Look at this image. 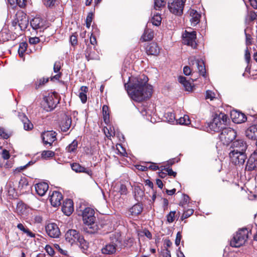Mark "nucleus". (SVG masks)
<instances>
[{
  "instance_id": "4d7b16f0",
  "label": "nucleus",
  "mask_w": 257,
  "mask_h": 257,
  "mask_svg": "<svg viewBox=\"0 0 257 257\" xmlns=\"http://www.w3.org/2000/svg\"><path fill=\"white\" fill-rule=\"evenodd\" d=\"M60 68H61V65H60V62H55L54 65V68H53L54 71L55 73H57L59 71V70H60Z\"/></svg>"
},
{
  "instance_id": "0eeeda50",
  "label": "nucleus",
  "mask_w": 257,
  "mask_h": 257,
  "mask_svg": "<svg viewBox=\"0 0 257 257\" xmlns=\"http://www.w3.org/2000/svg\"><path fill=\"white\" fill-rule=\"evenodd\" d=\"M236 137V132L231 127H224L221 130L219 135V139L224 145H228L232 143Z\"/></svg>"
},
{
  "instance_id": "393cba45",
  "label": "nucleus",
  "mask_w": 257,
  "mask_h": 257,
  "mask_svg": "<svg viewBox=\"0 0 257 257\" xmlns=\"http://www.w3.org/2000/svg\"><path fill=\"white\" fill-rule=\"evenodd\" d=\"M143 211V207L140 204H136L132 206L128 211V215L132 216H137L140 214Z\"/></svg>"
},
{
  "instance_id": "f8f14e48",
  "label": "nucleus",
  "mask_w": 257,
  "mask_h": 257,
  "mask_svg": "<svg viewBox=\"0 0 257 257\" xmlns=\"http://www.w3.org/2000/svg\"><path fill=\"white\" fill-rule=\"evenodd\" d=\"M230 161L235 165H243L247 158L246 153L239 152H229Z\"/></svg>"
},
{
  "instance_id": "774afa93",
  "label": "nucleus",
  "mask_w": 257,
  "mask_h": 257,
  "mask_svg": "<svg viewBox=\"0 0 257 257\" xmlns=\"http://www.w3.org/2000/svg\"><path fill=\"white\" fill-rule=\"evenodd\" d=\"M163 255V257H171L170 251L168 248H166Z\"/></svg>"
},
{
  "instance_id": "6ab92c4d",
  "label": "nucleus",
  "mask_w": 257,
  "mask_h": 257,
  "mask_svg": "<svg viewBox=\"0 0 257 257\" xmlns=\"http://www.w3.org/2000/svg\"><path fill=\"white\" fill-rule=\"evenodd\" d=\"M231 117L232 121L236 123H241L246 120V117L243 113L236 110L231 112Z\"/></svg>"
},
{
  "instance_id": "69168bd1",
  "label": "nucleus",
  "mask_w": 257,
  "mask_h": 257,
  "mask_svg": "<svg viewBox=\"0 0 257 257\" xmlns=\"http://www.w3.org/2000/svg\"><path fill=\"white\" fill-rule=\"evenodd\" d=\"M20 185L22 186V187H24V186H27L28 183L26 178H24L21 179L19 182Z\"/></svg>"
},
{
  "instance_id": "f704fd0d",
  "label": "nucleus",
  "mask_w": 257,
  "mask_h": 257,
  "mask_svg": "<svg viewBox=\"0 0 257 257\" xmlns=\"http://www.w3.org/2000/svg\"><path fill=\"white\" fill-rule=\"evenodd\" d=\"M177 123L180 124L188 125L190 123V120L188 115H184L183 117H181L179 119H176Z\"/></svg>"
},
{
  "instance_id": "5701e85b",
  "label": "nucleus",
  "mask_w": 257,
  "mask_h": 257,
  "mask_svg": "<svg viewBox=\"0 0 257 257\" xmlns=\"http://www.w3.org/2000/svg\"><path fill=\"white\" fill-rule=\"evenodd\" d=\"M116 251V245L110 242L106 244L102 248L101 252L104 254H112Z\"/></svg>"
},
{
  "instance_id": "052dcab7",
  "label": "nucleus",
  "mask_w": 257,
  "mask_h": 257,
  "mask_svg": "<svg viewBox=\"0 0 257 257\" xmlns=\"http://www.w3.org/2000/svg\"><path fill=\"white\" fill-rule=\"evenodd\" d=\"M245 37H246V45H250L251 44V37L250 35L247 34L245 32Z\"/></svg>"
},
{
  "instance_id": "a878e982",
  "label": "nucleus",
  "mask_w": 257,
  "mask_h": 257,
  "mask_svg": "<svg viewBox=\"0 0 257 257\" xmlns=\"http://www.w3.org/2000/svg\"><path fill=\"white\" fill-rule=\"evenodd\" d=\"M146 51L149 55H157L160 51L158 45L155 43H151L146 47Z\"/></svg>"
},
{
  "instance_id": "f3484780",
  "label": "nucleus",
  "mask_w": 257,
  "mask_h": 257,
  "mask_svg": "<svg viewBox=\"0 0 257 257\" xmlns=\"http://www.w3.org/2000/svg\"><path fill=\"white\" fill-rule=\"evenodd\" d=\"M62 211L67 216L71 214L74 211L73 202L71 199H67L64 202Z\"/></svg>"
},
{
  "instance_id": "2eb2a0df",
  "label": "nucleus",
  "mask_w": 257,
  "mask_h": 257,
  "mask_svg": "<svg viewBox=\"0 0 257 257\" xmlns=\"http://www.w3.org/2000/svg\"><path fill=\"white\" fill-rule=\"evenodd\" d=\"M42 138L45 145L51 146L56 140V133L53 131H47L42 135Z\"/></svg>"
},
{
  "instance_id": "72a5a7b5",
  "label": "nucleus",
  "mask_w": 257,
  "mask_h": 257,
  "mask_svg": "<svg viewBox=\"0 0 257 257\" xmlns=\"http://www.w3.org/2000/svg\"><path fill=\"white\" fill-rule=\"evenodd\" d=\"M162 21V18L161 15L157 13L156 14H154L153 17L152 18L151 22L153 25L158 26L160 25Z\"/></svg>"
},
{
  "instance_id": "37998d69",
  "label": "nucleus",
  "mask_w": 257,
  "mask_h": 257,
  "mask_svg": "<svg viewBox=\"0 0 257 257\" xmlns=\"http://www.w3.org/2000/svg\"><path fill=\"white\" fill-rule=\"evenodd\" d=\"M175 211H172L170 212L169 214H168L166 216L167 221L168 223H172L175 218Z\"/></svg>"
},
{
  "instance_id": "a19ab883",
  "label": "nucleus",
  "mask_w": 257,
  "mask_h": 257,
  "mask_svg": "<svg viewBox=\"0 0 257 257\" xmlns=\"http://www.w3.org/2000/svg\"><path fill=\"white\" fill-rule=\"evenodd\" d=\"M102 113L103 119L105 122L109 120L108 107L106 105H104L102 107Z\"/></svg>"
},
{
  "instance_id": "bf43d9fd",
  "label": "nucleus",
  "mask_w": 257,
  "mask_h": 257,
  "mask_svg": "<svg viewBox=\"0 0 257 257\" xmlns=\"http://www.w3.org/2000/svg\"><path fill=\"white\" fill-rule=\"evenodd\" d=\"M119 192L121 194H125L126 193L127 189L124 185L121 184L119 188Z\"/></svg>"
},
{
  "instance_id": "13d9d810",
  "label": "nucleus",
  "mask_w": 257,
  "mask_h": 257,
  "mask_svg": "<svg viewBox=\"0 0 257 257\" xmlns=\"http://www.w3.org/2000/svg\"><path fill=\"white\" fill-rule=\"evenodd\" d=\"M147 166H148V169L152 170H157L159 169L158 167L155 163H148Z\"/></svg>"
},
{
  "instance_id": "473e14b6",
  "label": "nucleus",
  "mask_w": 257,
  "mask_h": 257,
  "mask_svg": "<svg viewBox=\"0 0 257 257\" xmlns=\"http://www.w3.org/2000/svg\"><path fill=\"white\" fill-rule=\"evenodd\" d=\"M87 89L88 88L86 86H82L80 88L81 92H79V97L83 103H85L87 101L86 93L87 91Z\"/></svg>"
},
{
  "instance_id": "1a4fd4ad",
  "label": "nucleus",
  "mask_w": 257,
  "mask_h": 257,
  "mask_svg": "<svg viewBox=\"0 0 257 257\" xmlns=\"http://www.w3.org/2000/svg\"><path fill=\"white\" fill-rule=\"evenodd\" d=\"M247 146L246 142L244 140H235L231 144L230 147V152L246 153Z\"/></svg>"
},
{
  "instance_id": "4c0bfd02",
  "label": "nucleus",
  "mask_w": 257,
  "mask_h": 257,
  "mask_svg": "<svg viewBox=\"0 0 257 257\" xmlns=\"http://www.w3.org/2000/svg\"><path fill=\"white\" fill-rule=\"evenodd\" d=\"M55 153L52 151H43L41 153L42 157L45 159L52 158Z\"/></svg>"
},
{
  "instance_id": "aec40b11",
  "label": "nucleus",
  "mask_w": 257,
  "mask_h": 257,
  "mask_svg": "<svg viewBox=\"0 0 257 257\" xmlns=\"http://www.w3.org/2000/svg\"><path fill=\"white\" fill-rule=\"evenodd\" d=\"M188 12L190 15V22L191 26H195L200 22L201 15L193 9H190Z\"/></svg>"
},
{
  "instance_id": "2f4dec72",
  "label": "nucleus",
  "mask_w": 257,
  "mask_h": 257,
  "mask_svg": "<svg viewBox=\"0 0 257 257\" xmlns=\"http://www.w3.org/2000/svg\"><path fill=\"white\" fill-rule=\"evenodd\" d=\"M17 227L24 233L27 234L28 236L31 237H34L35 236V234L31 232L28 228L25 227L23 224L19 223L17 225Z\"/></svg>"
},
{
  "instance_id": "cd10ccee",
  "label": "nucleus",
  "mask_w": 257,
  "mask_h": 257,
  "mask_svg": "<svg viewBox=\"0 0 257 257\" xmlns=\"http://www.w3.org/2000/svg\"><path fill=\"white\" fill-rule=\"evenodd\" d=\"M72 123L71 117L66 116L61 125V129L63 132H67L70 127Z\"/></svg>"
},
{
  "instance_id": "864d4df0",
  "label": "nucleus",
  "mask_w": 257,
  "mask_h": 257,
  "mask_svg": "<svg viewBox=\"0 0 257 257\" xmlns=\"http://www.w3.org/2000/svg\"><path fill=\"white\" fill-rule=\"evenodd\" d=\"M2 158L5 160H7L9 159L10 156L9 151H7V150H4L2 153Z\"/></svg>"
},
{
  "instance_id": "39448f33",
  "label": "nucleus",
  "mask_w": 257,
  "mask_h": 257,
  "mask_svg": "<svg viewBox=\"0 0 257 257\" xmlns=\"http://www.w3.org/2000/svg\"><path fill=\"white\" fill-rule=\"evenodd\" d=\"M248 230L246 228L239 230L230 240V245L239 247L244 244L248 238Z\"/></svg>"
},
{
  "instance_id": "79ce46f5",
  "label": "nucleus",
  "mask_w": 257,
  "mask_h": 257,
  "mask_svg": "<svg viewBox=\"0 0 257 257\" xmlns=\"http://www.w3.org/2000/svg\"><path fill=\"white\" fill-rule=\"evenodd\" d=\"M166 4L165 0H155L154 8L157 10L164 7Z\"/></svg>"
},
{
  "instance_id": "f03ea898",
  "label": "nucleus",
  "mask_w": 257,
  "mask_h": 257,
  "mask_svg": "<svg viewBox=\"0 0 257 257\" xmlns=\"http://www.w3.org/2000/svg\"><path fill=\"white\" fill-rule=\"evenodd\" d=\"M65 237L66 241L71 245L77 244L84 250H86L88 247L87 242L76 230H68L65 233Z\"/></svg>"
},
{
  "instance_id": "ddd939ff",
  "label": "nucleus",
  "mask_w": 257,
  "mask_h": 257,
  "mask_svg": "<svg viewBox=\"0 0 257 257\" xmlns=\"http://www.w3.org/2000/svg\"><path fill=\"white\" fill-rule=\"evenodd\" d=\"M46 231L48 235L52 238H57L60 235V231L58 225L54 223H49L46 226Z\"/></svg>"
},
{
  "instance_id": "9d476101",
  "label": "nucleus",
  "mask_w": 257,
  "mask_h": 257,
  "mask_svg": "<svg viewBox=\"0 0 257 257\" xmlns=\"http://www.w3.org/2000/svg\"><path fill=\"white\" fill-rule=\"evenodd\" d=\"M82 215L84 223L92 228L91 226L94 223L95 220L94 210L89 207L86 208L83 210Z\"/></svg>"
},
{
  "instance_id": "3c124183",
  "label": "nucleus",
  "mask_w": 257,
  "mask_h": 257,
  "mask_svg": "<svg viewBox=\"0 0 257 257\" xmlns=\"http://www.w3.org/2000/svg\"><path fill=\"white\" fill-rule=\"evenodd\" d=\"M9 137L8 134L5 132V130L2 128L0 127V138L7 139Z\"/></svg>"
},
{
  "instance_id": "e433bc0d",
  "label": "nucleus",
  "mask_w": 257,
  "mask_h": 257,
  "mask_svg": "<svg viewBox=\"0 0 257 257\" xmlns=\"http://www.w3.org/2000/svg\"><path fill=\"white\" fill-rule=\"evenodd\" d=\"M27 44L25 42H22L20 44L18 53L21 57H23L24 53L27 49Z\"/></svg>"
},
{
  "instance_id": "423d86ee",
  "label": "nucleus",
  "mask_w": 257,
  "mask_h": 257,
  "mask_svg": "<svg viewBox=\"0 0 257 257\" xmlns=\"http://www.w3.org/2000/svg\"><path fill=\"white\" fill-rule=\"evenodd\" d=\"M44 100V109L47 111H50L54 109L59 103L60 98L57 93L53 92L45 96Z\"/></svg>"
},
{
  "instance_id": "c9c22d12",
  "label": "nucleus",
  "mask_w": 257,
  "mask_h": 257,
  "mask_svg": "<svg viewBox=\"0 0 257 257\" xmlns=\"http://www.w3.org/2000/svg\"><path fill=\"white\" fill-rule=\"evenodd\" d=\"M78 146L77 141L74 140L67 148L66 150L69 153L74 152L77 149Z\"/></svg>"
},
{
  "instance_id": "bb28decb",
  "label": "nucleus",
  "mask_w": 257,
  "mask_h": 257,
  "mask_svg": "<svg viewBox=\"0 0 257 257\" xmlns=\"http://www.w3.org/2000/svg\"><path fill=\"white\" fill-rule=\"evenodd\" d=\"M85 57L88 61L90 60L99 59V56L94 51H92L91 47H89V46L87 47L86 50Z\"/></svg>"
},
{
  "instance_id": "5fc2aeb1",
  "label": "nucleus",
  "mask_w": 257,
  "mask_h": 257,
  "mask_svg": "<svg viewBox=\"0 0 257 257\" xmlns=\"http://www.w3.org/2000/svg\"><path fill=\"white\" fill-rule=\"evenodd\" d=\"M182 235L180 232H178L176 235V237L175 239V244L177 246H178L181 241Z\"/></svg>"
},
{
  "instance_id": "4be33fe9",
  "label": "nucleus",
  "mask_w": 257,
  "mask_h": 257,
  "mask_svg": "<svg viewBox=\"0 0 257 257\" xmlns=\"http://www.w3.org/2000/svg\"><path fill=\"white\" fill-rule=\"evenodd\" d=\"M246 136L252 140H257V124L252 125L247 128L245 131Z\"/></svg>"
},
{
  "instance_id": "0e129e2a",
  "label": "nucleus",
  "mask_w": 257,
  "mask_h": 257,
  "mask_svg": "<svg viewBox=\"0 0 257 257\" xmlns=\"http://www.w3.org/2000/svg\"><path fill=\"white\" fill-rule=\"evenodd\" d=\"M34 220L36 223H40L42 222L43 218L41 216L37 215L34 216Z\"/></svg>"
},
{
  "instance_id": "dca6fc26",
  "label": "nucleus",
  "mask_w": 257,
  "mask_h": 257,
  "mask_svg": "<svg viewBox=\"0 0 257 257\" xmlns=\"http://www.w3.org/2000/svg\"><path fill=\"white\" fill-rule=\"evenodd\" d=\"M17 23L21 30H25L29 25V20L27 15L22 13L18 14L17 16Z\"/></svg>"
},
{
  "instance_id": "a211bd4d",
  "label": "nucleus",
  "mask_w": 257,
  "mask_h": 257,
  "mask_svg": "<svg viewBox=\"0 0 257 257\" xmlns=\"http://www.w3.org/2000/svg\"><path fill=\"white\" fill-rule=\"evenodd\" d=\"M62 199L63 196L61 193L58 191H54L50 195V201L52 206L57 207L61 204Z\"/></svg>"
},
{
  "instance_id": "49530a36",
  "label": "nucleus",
  "mask_w": 257,
  "mask_h": 257,
  "mask_svg": "<svg viewBox=\"0 0 257 257\" xmlns=\"http://www.w3.org/2000/svg\"><path fill=\"white\" fill-rule=\"evenodd\" d=\"M193 212L194 210L193 209H188L187 210L184 211L181 217V219L183 220L184 219L187 218L192 214H193Z\"/></svg>"
},
{
  "instance_id": "6e6d98bb",
  "label": "nucleus",
  "mask_w": 257,
  "mask_h": 257,
  "mask_svg": "<svg viewBox=\"0 0 257 257\" xmlns=\"http://www.w3.org/2000/svg\"><path fill=\"white\" fill-rule=\"evenodd\" d=\"M40 39L38 37H32L29 39V43L31 44H36L39 43Z\"/></svg>"
},
{
  "instance_id": "9b49d317",
  "label": "nucleus",
  "mask_w": 257,
  "mask_h": 257,
  "mask_svg": "<svg viewBox=\"0 0 257 257\" xmlns=\"http://www.w3.org/2000/svg\"><path fill=\"white\" fill-rule=\"evenodd\" d=\"M196 33L195 31L188 32L185 31L182 35V42L185 45L195 48L197 46L196 43Z\"/></svg>"
},
{
  "instance_id": "7ed1b4c3",
  "label": "nucleus",
  "mask_w": 257,
  "mask_h": 257,
  "mask_svg": "<svg viewBox=\"0 0 257 257\" xmlns=\"http://www.w3.org/2000/svg\"><path fill=\"white\" fill-rule=\"evenodd\" d=\"M189 65L192 67L185 66L183 68V73L185 75L191 74L192 70L194 67H196L200 75L204 76L206 69L203 61L201 59H197L195 57H191L189 59Z\"/></svg>"
},
{
  "instance_id": "de8ad7c7",
  "label": "nucleus",
  "mask_w": 257,
  "mask_h": 257,
  "mask_svg": "<svg viewBox=\"0 0 257 257\" xmlns=\"http://www.w3.org/2000/svg\"><path fill=\"white\" fill-rule=\"evenodd\" d=\"M215 93L212 92L211 90H207L206 91V95H205V98L206 99H210V100H212L214 98H215Z\"/></svg>"
},
{
  "instance_id": "c03bdc74",
  "label": "nucleus",
  "mask_w": 257,
  "mask_h": 257,
  "mask_svg": "<svg viewBox=\"0 0 257 257\" xmlns=\"http://www.w3.org/2000/svg\"><path fill=\"white\" fill-rule=\"evenodd\" d=\"M24 124V128L25 130H30L33 127V124L28 119V118H25L24 122H23Z\"/></svg>"
},
{
  "instance_id": "b1692460",
  "label": "nucleus",
  "mask_w": 257,
  "mask_h": 257,
  "mask_svg": "<svg viewBox=\"0 0 257 257\" xmlns=\"http://www.w3.org/2000/svg\"><path fill=\"white\" fill-rule=\"evenodd\" d=\"M45 22L39 17L34 18L30 22L31 26L35 30L41 29L44 26Z\"/></svg>"
},
{
  "instance_id": "ea45409f",
  "label": "nucleus",
  "mask_w": 257,
  "mask_h": 257,
  "mask_svg": "<svg viewBox=\"0 0 257 257\" xmlns=\"http://www.w3.org/2000/svg\"><path fill=\"white\" fill-rule=\"evenodd\" d=\"M48 78H42L38 79L35 82V88L38 89L48 81Z\"/></svg>"
},
{
  "instance_id": "8fccbe9b",
  "label": "nucleus",
  "mask_w": 257,
  "mask_h": 257,
  "mask_svg": "<svg viewBox=\"0 0 257 257\" xmlns=\"http://www.w3.org/2000/svg\"><path fill=\"white\" fill-rule=\"evenodd\" d=\"M45 250L46 252L49 254L50 256H53L54 254V250L53 248L49 245H46L45 246Z\"/></svg>"
},
{
  "instance_id": "603ef678",
  "label": "nucleus",
  "mask_w": 257,
  "mask_h": 257,
  "mask_svg": "<svg viewBox=\"0 0 257 257\" xmlns=\"http://www.w3.org/2000/svg\"><path fill=\"white\" fill-rule=\"evenodd\" d=\"M164 170L170 176H173L175 177L176 176L177 173L175 172H174L172 169L170 168H164Z\"/></svg>"
},
{
  "instance_id": "7c9ffc66",
  "label": "nucleus",
  "mask_w": 257,
  "mask_h": 257,
  "mask_svg": "<svg viewBox=\"0 0 257 257\" xmlns=\"http://www.w3.org/2000/svg\"><path fill=\"white\" fill-rule=\"evenodd\" d=\"M154 37L153 32L150 30H145L143 36L141 37V40L143 41H148L151 40Z\"/></svg>"
},
{
  "instance_id": "680f3d73",
  "label": "nucleus",
  "mask_w": 257,
  "mask_h": 257,
  "mask_svg": "<svg viewBox=\"0 0 257 257\" xmlns=\"http://www.w3.org/2000/svg\"><path fill=\"white\" fill-rule=\"evenodd\" d=\"M244 57H245V60L246 62L247 63H248L249 62V61L250 59V53L247 49H246L245 51Z\"/></svg>"
},
{
  "instance_id": "f257e3e1",
  "label": "nucleus",
  "mask_w": 257,
  "mask_h": 257,
  "mask_svg": "<svg viewBox=\"0 0 257 257\" xmlns=\"http://www.w3.org/2000/svg\"><path fill=\"white\" fill-rule=\"evenodd\" d=\"M147 82V79L144 76V78H134L131 85L126 83L124 84L128 94L134 100L140 102L151 96L153 87L151 85L146 84Z\"/></svg>"
},
{
  "instance_id": "412c9836",
  "label": "nucleus",
  "mask_w": 257,
  "mask_h": 257,
  "mask_svg": "<svg viewBox=\"0 0 257 257\" xmlns=\"http://www.w3.org/2000/svg\"><path fill=\"white\" fill-rule=\"evenodd\" d=\"M37 193L40 196H44L48 190L49 186L47 183L40 182L35 186Z\"/></svg>"
},
{
  "instance_id": "e2e57ef3",
  "label": "nucleus",
  "mask_w": 257,
  "mask_h": 257,
  "mask_svg": "<svg viewBox=\"0 0 257 257\" xmlns=\"http://www.w3.org/2000/svg\"><path fill=\"white\" fill-rule=\"evenodd\" d=\"M55 248L59 250V251L62 254L66 255L67 254V251L66 250H64L62 249L58 244H55Z\"/></svg>"
},
{
  "instance_id": "6e6552de",
  "label": "nucleus",
  "mask_w": 257,
  "mask_h": 257,
  "mask_svg": "<svg viewBox=\"0 0 257 257\" xmlns=\"http://www.w3.org/2000/svg\"><path fill=\"white\" fill-rule=\"evenodd\" d=\"M185 1L186 0H169L168 7L169 11L175 15H181Z\"/></svg>"
},
{
  "instance_id": "c756f323",
  "label": "nucleus",
  "mask_w": 257,
  "mask_h": 257,
  "mask_svg": "<svg viewBox=\"0 0 257 257\" xmlns=\"http://www.w3.org/2000/svg\"><path fill=\"white\" fill-rule=\"evenodd\" d=\"M72 169L76 172L88 173L87 170L85 167L81 166L79 164L74 163L71 165Z\"/></svg>"
},
{
  "instance_id": "4468645a",
  "label": "nucleus",
  "mask_w": 257,
  "mask_h": 257,
  "mask_svg": "<svg viewBox=\"0 0 257 257\" xmlns=\"http://www.w3.org/2000/svg\"><path fill=\"white\" fill-rule=\"evenodd\" d=\"M257 168V150L254 151L249 157L245 166V170L251 171Z\"/></svg>"
},
{
  "instance_id": "c85d7f7f",
  "label": "nucleus",
  "mask_w": 257,
  "mask_h": 257,
  "mask_svg": "<svg viewBox=\"0 0 257 257\" xmlns=\"http://www.w3.org/2000/svg\"><path fill=\"white\" fill-rule=\"evenodd\" d=\"M178 81L183 85L186 91H190L192 90V84L189 81H187L185 77L180 76L178 77Z\"/></svg>"
},
{
  "instance_id": "20e7f679",
  "label": "nucleus",
  "mask_w": 257,
  "mask_h": 257,
  "mask_svg": "<svg viewBox=\"0 0 257 257\" xmlns=\"http://www.w3.org/2000/svg\"><path fill=\"white\" fill-rule=\"evenodd\" d=\"M227 117L223 113L215 114L212 121L209 124L210 130L214 132H218L224 128L227 121Z\"/></svg>"
},
{
  "instance_id": "09e8293b",
  "label": "nucleus",
  "mask_w": 257,
  "mask_h": 257,
  "mask_svg": "<svg viewBox=\"0 0 257 257\" xmlns=\"http://www.w3.org/2000/svg\"><path fill=\"white\" fill-rule=\"evenodd\" d=\"M57 0H44V5L48 7H53Z\"/></svg>"
},
{
  "instance_id": "58836bf2",
  "label": "nucleus",
  "mask_w": 257,
  "mask_h": 257,
  "mask_svg": "<svg viewBox=\"0 0 257 257\" xmlns=\"http://www.w3.org/2000/svg\"><path fill=\"white\" fill-rule=\"evenodd\" d=\"M165 117L166 120L169 122H173L176 120V118L174 114L172 112H168L165 113Z\"/></svg>"
},
{
  "instance_id": "338daca9",
  "label": "nucleus",
  "mask_w": 257,
  "mask_h": 257,
  "mask_svg": "<svg viewBox=\"0 0 257 257\" xmlns=\"http://www.w3.org/2000/svg\"><path fill=\"white\" fill-rule=\"evenodd\" d=\"M70 42L72 45H74L77 44V37L75 35H72L70 37Z\"/></svg>"
},
{
  "instance_id": "a18cd8bd",
  "label": "nucleus",
  "mask_w": 257,
  "mask_h": 257,
  "mask_svg": "<svg viewBox=\"0 0 257 257\" xmlns=\"http://www.w3.org/2000/svg\"><path fill=\"white\" fill-rule=\"evenodd\" d=\"M93 16V14L92 13H89L86 17V27L88 28H89L90 27V25H91V24L92 22V20Z\"/></svg>"
}]
</instances>
